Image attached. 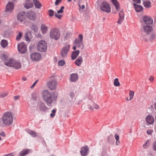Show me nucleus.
Masks as SVG:
<instances>
[{"label":"nucleus","instance_id":"nucleus-20","mask_svg":"<svg viewBox=\"0 0 156 156\" xmlns=\"http://www.w3.org/2000/svg\"><path fill=\"white\" fill-rule=\"evenodd\" d=\"M78 79V76L76 73H72L70 75V80L72 82L76 81Z\"/></svg>","mask_w":156,"mask_h":156},{"label":"nucleus","instance_id":"nucleus-35","mask_svg":"<svg viewBox=\"0 0 156 156\" xmlns=\"http://www.w3.org/2000/svg\"><path fill=\"white\" fill-rule=\"evenodd\" d=\"M72 34L71 33H68L64 35L65 39L66 40H68Z\"/></svg>","mask_w":156,"mask_h":156},{"label":"nucleus","instance_id":"nucleus-45","mask_svg":"<svg viewBox=\"0 0 156 156\" xmlns=\"http://www.w3.org/2000/svg\"><path fill=\"white\" fill-rule=\"evenodd\" d=\"M59 14H58L57 13H55V17L58 18L59 19H60L62 17V15H59Z\"/></svg>","mask_w":156,"mask_h":156},{"label":"nucleus","instance_id":"nucleus-42","mask_svg":"<svg viewBox=\"0 0 156 156\" xmlns=\"http://www.w3.org/2000/svg\"><path fill=\"white\" fill-rule=\"evenodd\" d=\"M54 13V12L53 10H51V9H50V10H49L48 15L50 17H52L53 16Z\"/></svg>","mask_w":156,"mask_h":156},{"label":"nucleus","instance_id":"nucleus-3","mask_svg":"<svg viewBox=\"0 0 156 156\" xmlns=\"http://www.w3.org/2000/svg\"><path fill=\"white\" fill-rule=\"evenodd\" d=\"M43 99L47 105H49L52 102V99L50 93L48 90H45L42 92Z\"/></svg>","mask_w":156,"mask_h":156},{"label":"nucleus","instance_id":"nucleus-7","mask_svg":"<svg viewBox=\"0 0 156 156\" xmlns=\"http://www.w3.org/2000/svg\"><path fill=\"white\" fill-rule=\"evenodd\" d=\"M70 45L68 44L62 48L61 51V55L62 57L64 58L66 57L69 51Z\"/></svg>","mask_w":156,"mask_h":156},{"label":"nucleus","instance_id":"nucleus-43","mask_svg":"<svg viewBox=\"0 0 156 156\" xmlns=\"http://www.w3.org/2000/svg\"><path fill=\"white\" fill-rule=\"evenodd\" d=\"M65 63V62L63 60L59 61L58 62V64L59 66H62Z\"/></svg>","mask_w":156,"mask_h":156},{"label":"nucleus","instance_id":"nucleus-56","mask_svg":"<svg viewBox=\"0 0 156 156\" xmlns=\"http://www.w3.org/2000/svg\"><path fill=\"white\" fill-rule=\"evenodd\" d=\"M134 2L138 3H139L140 2V0H133Z\"/></svg>","mask_w":156,"mask_h":156},{"label":"nucleus","instance_id":"nucleus-48","mask_svg":"<svg viewBox=\"0 0 156 156\" xmlns=\"http://www.w3.org/2000/svg\"><path fill=\"white\" fill-rule=\"evenodd\" d=\"M15 152H13L12 153H10L7 154H6L4 156H13L14 155Z\"/></svg>","mask_w":156,"mask_h":156},{"label":"nucleus","instance_id":"nucleus-62","mask_svg":"<svg viewBox=\"0 0 156 156\" xmlns=\"http://www.w3.org/2000/svg\"><path fill=\"white\" fill-rule=\"evenodd\" d=\"M154 108H155V110H156V102L154 104Z\"/></svg>","mask_w":156,"mask_h":156},{"label":"nucleus","instance_id":"nucleus-50","mask_svg":"<svg viewBox=\"0 0 156 156\" xmlns=\"http://www.w3.org/2000/svg\"><path fill=\"white\" fill-rule=\"evenodd\" d=\"M62 0H56L55 2V5H58L61 2Z\"/></svg>","mask_w":156,"mask_h":156},{"label":"nucleus","instance_id":"nucleus-61","mask_svg":"<svg viewBox=\"0 0 156 156\" xmlns=\"http://www.w3.org/2000/svg\"><path fill=\"white\" fill-rule=\"evenodd\" d=\"M76 46H74L73 48V49L74 50H76Z\"/></svg>","mask_w":156,"mask_h":156},{"label":"nucleus","instance_id":"nucleus-36","mask_svg":"<svg viewBox=\"0 0 156 156\" xmlns=\"http://www.w3.org/2000/svg\"><path fill=\"white\" fill-rule=\"evenodd\" d=\"M47 108L43 103H41L40 105V109L42 111H45L46 110Z\"/></svg>","mask_w":156,"mask_h":156},{"label":"nucleus","instance_id":"nucleus-51","mask_svg":"<svg viewBox=\"0 0 156 156\" xmlns=\"http://www.w3.org/2000/svg\"><path fill=\"white\" fill-rule=\"evenodd\" d=\"M69 96L71 98H73L74 97V94L73 92H70L69 94Z\"/></svg>","mask_w":156,"mask_h":156},{"label":"nucleus","instance_id":"nucleus-27","mask_svg":"<svg viewBox=\"0 0 156 156\" xmlns=\"http://www.w3.org/2000/svg\"><path fill=\"white\" fill-rule=\"evenodd\" d=\"M34 3L35 7L37 9H39L42 6L41 3L38 0H33Z\"/></svg>","mask_w":156,"mask_h":156},{"label":"nucleus","instance_id":"nucleus-52","mask_svg":"<svg viewBox=\"0 0 156 156\" xmlns=\"http://www.w3.org/2000/svg\"><path fill=\"white\" fill-rule=\"evenodd\" d=\"M37 82H38V80H36L34 82V83L31 86V88L32 89L34 87L35 85L37 84Z\"/></svg>","mask_w":156,"mask_h":156},{"label":"nucleus","instance_id":"nucleus-5","mask_svg":"<svg viewBox=\"0 0 156 156\" xmlns=\"http://www.w3.org/2000/svg\"><path fill=\"white\" fill-rule=\"evenodd\" d=\"M83 40V36L82 34H80L79 35V38L75 39L74 41V44H76V47L81 49H83L84 47Z\"/></svg>","mask_w":156,"mask_h":156},{"label":"nucleus","instance_id":"nucleus-49","mask_svg":"<svg viewBox=\"0 0 156 156\" xmlns=\"http://www.w3.org/2000/svg\"><path fill=\"white\" fill-rule=\"evenodd\" d=\"M153 149L154 150L156 151V141H154L153 144Z\"/></svg>","mask_w":156,"mask_h":156},{"label":"nucleus","instance_id":"nucleus-23","mask_svg":"<svg viewBox=\"0 0 156 156\" xmlns=\"http://www.w3.org/2000/svg\"><path fill=\"white\" fill-rule=\"evenodd\" d=\"M48 30V27L44 24H42L41 27V30L42 33L44 34L46 33Z\"/></svg>","mask_w":156,"mask_h":156},{"label":"nucleus","instance_id":"nucleus-1","mask_svg":"<svg viewBox=\"0 0 156 156\" xmlns=\"http://www.w3.org/2000/svg\"><path fill=\"white\" fill-rule=\"evenodd\" d=\"M49 37L55 40H58L60 37V33L59 30L57 28L51 29L49 32Z\"/></svg>","mask_w":156,"mask_h":156},{"label":"nucleus","instance_id":"nucleus-33","mask_svg":"<svg viewBox=\"0 0 156 156\" xmlns=\"http://www.w3.org/2000/svg\"><path fill=\"white\" fill-rule=\"evenodd\" d=\"M27 133L33 137H35L37 136L36 132L32 130H29L27 131Z\"/></svg>","mask_w":156,"mask_h":156},{"label":"nucleus","instance_id":"nucleus-22","mask_svg":"<svg viewBox=\"0 0 156 156\" xmlns=\"http://www.w3.org/2000/svg\"><path fill=\"white\" fill-rule=\"evenodd\" d=\"M83 62L82 57L81 56H79L76 60L75 64L78 66H80L82 64Z\"/></svg>","mask_w":156,"mask_h":156},{"label":"nucleus","instance_id":"nucleus-60","mask_svg":"<svg viewBox=\"0 0 156 156\" xmlns=\"http://www.w3.org/2000/svg\"><path fill=\"white\" fill-rule=\"evenodd\" d=\"M85 7V6L84 5H83L81 6V9H84Z\"/></svg>","mask_w":156,"mask_h":156},{"label":"nucleus","instance_id":"nucleus-57","mask_svg":"<svg viewBox=\"0 0 156 156\" xmlns=\"http://www.w3.org/2000/svg\"><path fill=\"white\" fill-rule=\"evenodd\" d=\"M147 146H149V144H148V141L145 144H144V145H143V147L145 148H146V146L147 145Z\"/></svg>","mask_w":156,"mask_h":156},{"label":"nucleus","instance_id":"nucleus-15","mask_svg":"<svg viewBox=\"0 0 156 156\" xmlns=\"http://www.w3.org/2000/svg\"><path fill=\"white\" fill-rule=\"evenodd\" d=\"M143 20L144 22L146 24H151L153 22V19L149 16H143Z\"/></svg>","mask_w":156,"mask_h":156},{"label":"nucleus","instance_id":"nucleus-26","mask_svg":"<svg viewBox=\"0 0 156 156\" xmlns=\"http://www.w3.org/2000/svg\"><path fill=\"white\" fill-rule=\"evenodd\" d=\"M124 14L122 11H121L119 13V19L118 21V23H121L124 19Z\"/></svg>","mask_w":156,"mask_h":156},{"label":"nucleus","instance_id":"nucleus-64","mask_svg":"<svg viewBox=\"0 0 156 156\" xmlns=\"http://www.w3.org/2000/svg\"><path fill=\"white\" fill-rule=\"evenodd\" d=\"M1 135L3 136H5V134L4 133H2V134H0Z\"/></svg>","mask_w":156,"mask_h":156},{"label":"nucleus","instance_id":"nucleus-14","mask_svg":"<svg viewBox=\"0 0 156 156\" xmlns=\"http://www.w3.org/2000/svg\"><path fill=\"white\" fill-rule=\"evenodd\" d=\"M41 58V55L38 53H33L30 55L31 59L34 61H38Z\"/></svg>","mask_w":156,"mask_h":156},{"label":"nucleus","instance_id":"nucleus-31","mask_svg":"<svg viewBox=\"0 0 156 156\" xmlns=\"http://www.w3.org/2000/svg\"><path fill=\"white\" fill-rule=\"evenodd\" d=\"M92 106L90 105L88 106V108L89 109H98L99 108V107L95 103H93V105H92Z\"/></svg>","mask_w":156,"mask_h":156},{"label":"nucleus","instance_id":"nucleus-6","mask_svg":"<svg viewBox=\"0 0 156 156\" xmlns=\"http://www.w3.org/2000/svg\"><path fill=\"white\" fill-rule=\"evenodd\" d=\"M57 85V80L55 79L50 80L47 82V86L51 90L55 89Z\"/></svg>","mask_w":156,"mask_h":156},{"label":"nucleus","instance_id":"nucleus-32","mask_svg":"<svg viewBox=\"0 0 156 156\" xmlns=\"http://www.w3.org/2000/svg\"><path fill=\"white\" fill-rule=\"evenodd\" d=\"M143 4L144 6L146 8H149L151 6V2L147 1H145L143 2Z\"/></svg>","mask_w":156,"mask_h":156},{"label":"nucleus","instance_id":"nucleus-19","mask_svg":"<svg viewBox=\"0 0 156 156\" xmlns=\"http://www.w3.org/2000/svg\"><path fill=\"white\" fill-rule=\"evenodd\" d=\"M12 67L16 69H20L22 67V65L20 61L15 59Z\"/></svg>","mask_w":156,"mask_h":156},{"label":"nucleus","instance_id":"nucleus-8","mask_svg":"<svg viewBox=\"0 0 156 156\" xmlns=\"http://www.w3.org/2000/svg\"><path fill=\"white\" fill-rule=\"evenodd\" d=\"M100 8L102 11L108 13H109L111 11V8L109 4L105 2L101 3Z\"/></svg>","mask_w":156,"mask_h":156},{"label":"nucleus","instance_id":"nucleus-21","mask_svg":"<svg viewBox=\"0 0 156 156\" xmlns=\"http://www.w3.org/2000/svg\"><path fill=\"white\" fill-rule=\"evenodd\" d=\"M146 121L149 124H152L154 122V119L151 115H149L146 118Z\"/></svg>","mask_w":156,"mask_h":156},{"label":"nucleus","instance_id":"nucleus-40","mask_svg":"<svg viewBox=\"0 0 156 156\" xmlns=\"http://www.w3.org/2000/svg\"><path fill=\"white\" fill-rule=\"evenodd\" d=\"M56 112V110L55 109H53L51 111V113L50 114V117L51 118H53L55 116V113Z\"/></svg>","mask_w":156,"mask_h":156},{"label":"nucleus","instance_id":"nucleus-47","mask_svg":"<svg viewBox=\"0 0 156 156\" xmlns=\"http://www.w3.org/2000/svg\"><path fill=\"white\" fill-rule=\"evenodd\" d=\"M31 28L34 31H35L36 30V28L34 24H32L31 26Z\"/></svg>","mask_w":156,"mask_h":156},{"label":"nucleus","instance_id":"nucleus-11","mask_svg":"<svg viewBox=\"0 0 156 156\" xmlns=\"http://www.w3.org/2000/svg\"><path fill=\"white\" fill-rule=\"evenodd\" d=\"M36 16V14L34 11L30 10L27 13V17L30 20H35Z\"/></svg>","mask_w":156,"mask_h":156},{"label":"nucleus","instance_id":"nucleus-25","mask_svg":"<svg viewBox=\"0 0 156 156\" xmlns=\"http://www.w3.org/2000/svg\"><path fill=\"white\" fill-rule=\"evenodd\" d=\"M80 53L79 50L73 51L71 55V59L72 60L75 59L78 55Z\"/></svg>","mask_w":156,"mask_h":156},{"label":"nucleus","instance_id":"nucleus-46","mask_svg":"<svg viewBox=\"0 0 156 156\" xmlns=\"http://www.w3.org/2000/svg\"><path fill=\"white\" fill-rule=\"evenodd\" d=\"M153 132V130L152 129H148L147 130V133L148 135H151Z\"/></svg>","mask_w":156,"mask_h":156},{"label":"nucleus","instance_id":"nucleus-28","mask_svg":"<svg viewBox=\"0 0 156 156\" xmlns=\"http://www.w3.org/2000/svg\"><path fill=\"white\" fill-rule=\"evenodd\" d=\"M133 5L136 11L137 12H139L141 11L143 9V8L142 6L138 5L135 3H134Z\"/></svg>","mask_w":156,"mask_h":156},{"label":"nucleus","instance_id":"nucleus-24","mask_svg":"<svg viewBox=\"0 0 156 156\" xmlns=\"http://www.w3.org/2000/svg\"><path fill=\"white\" fill-rule=\"evenodd\" d=\"M30 151V149H24L19 153V154L20 156H24L29 153Z\"/></svg>","mask_w":156,"mask_h":156},{"label":"nucleus","instance_id":"nucleus-18","mask_svg":"<svg viewBox=\"0 0 156 156\" xmlns=\"http://www.w3.org/2000/svg\"><path fill=\"white\" fill-rule=\"evenodd\" d=\"M89 150V148L87 146H85L81 148L80 151L81 155L84 156L87 155L88 153V151Z\"/></svg>","mask_w":156,"mask_h":156},{"label":"nucleus","instance_id":"nucleus-53","mask_svg":"<svg viewBox=\"0 0 156 156\" xmlns=\"http://www.w3.org/2000/svg\"><path fill=\"white\" fill-rule=\"evenodd\" d=\"M154 77L153 76H151L149 78V80L151 82H152L153 81Z\"/></svg>","mask_w":156,"mask_h":156},{"label":"nucleus","instance_id":"nucleus-37","mask_svg":"<svg viewBox=\"0 0 156 156\" xmlns=\"http://www.w3.org/2000/svg\"><path fill=\"white\" fill-rule=\"evenodd\" d=\"M114 84L115 86H120V84L119 81L118 79L117 78H116L115 79Z\"/></svg>","mask_w":156,"mask_h":156},{"label":"nucleus","instance_id":"nucleus-54","mask_svg":"<svg viewBox=\"0 0 156 156\" xmlns=\"http://www.w3.org/2000/svg\"><path fill=\"white\" fill-rule=\"evenodd\" d=\"M20 97L19 95L15 96L14 97V99L15 100H17L19 99L20 98Z\"/></svg>","mask_w":156,"mask_h":156},{"label":"nucleus","instance_id":"nucleus-16","mask_svg":"<svg viewBox=\"0 0 156 156\" xmlns=\"http://www.w3.org/2000/svg\"><path fill=\"white\" fill-rule=\"evenodd\" d=\"M143 28L144 31L147 34H150L153 30V28L151 26L144 25Z\"/></svg>","mask_w":156,"mask_h":156},{"label":"nucleus","instance_id":"nucleus-4","mask_svg":"<svg viewBox=\"0 0 156 156\" xmlns=\"http://www.w3.org/2000/svg\"><path fill=\"white\" fill-rule=\"evenodd\" d=\"M47 45L46 42L43 40L39 41L37 44V48L40 51L44 52L46 51Z\"/></svg>","mask_w":156,"mask_h":156},{"label":"nucleus","instance_id":"nucleus-44","mask_svg":"<svg viewBox=\"0 0 156 156\" xmlns=\"http://www.w3.org/2000/svg\"><path fill=\"white\" fill-rule=\"evenodd\" d=\"M113 138V136L112 134H110L108 137V142H111Z\"/></svg>","mask_w":156,"mask_h":156},{"label":"nucleus","instance_id":"nucleus-34","mask_svg":"<svg viewBox=\"0 0 156 156\" xmlns=\"http://www.w3.org/2000/svg\"><path fill=\"white\" fill-rule=\"evenodd\" d=\"M23 34V33L19 32L18 33V34L16 36V40L17 41H19L20 40L22 37Z\"/></svg>","mask_w":156,"mask_h":156},{"label":"nucleus","instance_id":"nucleus-39","mask_svg":"<svg viewBox=\"0 0 156 156\" xmlns=\"http://www.w3.org/2000/svg\"><path fill=\"white\" fill-rule=\"evenodd\" d=\"M30 33H27L25 34V37L26 41H29L30 40Z\"/></svg>","mask_w":156,"mask_h":156},{"label":"nucleus","instance_id":"nucleus-55","mask_svg":"<svg viewBox=\"0 0 156 156\" xmlns=\"http://www.w3.org/2000/svg\"><path fill=\"white\" fill-rule=\"evenodd\" d=\"M115 137L116 140H119V135L117 134H115Z\"/></svg>","mask_w":156,"mask_h":156},{"label":"nucleus","instance_id":"nucleus-9","mask_svg":"<svg viewBox=\"0 0 156 156\" xmlns=\"http://www.w3.org/2000/svg\"><path fill=\"white\" fill-rule=\"evenodd\" d=\"M26 13L25 12L22 11L18 13L17 16V20L20 22H22L26 18Z\"/></svg>","mask_w":156,"mask_h":156},{"label":"nucleus","instance_id":"nucleus-30","mask_svg":"<svg viewBox=\"0 0 156 156\" xmlns=\"http://www.w3.org/2000/svg\"><path fill=\"white\" fill-rule=\"evenodd\" d=\"M112 1L113 4L115 6L116 10L119 11L120 9L119 5V3L117 1V0H112Z\"/></svg>","mask_w":156,"mask_h":156},{"label":"nucleus","instance_id":"nucleus-17","mask_svg":"<svg viewBox=\"0 0 156 156\" xmlns=\"http://www.w3.org/2000/svg\"><path fill=\"white\" fill-rule=\"evenodd\" d=\"M25 0V2L23 4V5L25 8L29 9L32 8L33 6V4L30 0Z\"/></svg>","mask_w":156,"mask_h":156},{"label":"nucleus","instance_id":"nucleus-41","mask_svg":"<svg viewBox=\"0 0 156 156\" xmlns=\"http://www.w3.org/2000/svg\"><path fill=\"white\" fill-rule=\"evenodd\" d=\"M64 9V7L63 6H62L60 9L58 10L57 13L58 14L62 13L63 12V9Z\"/></svg>","mask_w":156,"mask_h":156},{"label":"nucleus","instance_id":"nucleus-58","mask_svg":"<svg viewBox=\"0 0 156 156\" xmlns=\"http://www.w3.org/2000/svg\"><path fill=\"white\" fill-rule=\"evenodd\" d=\"M7 94H5L1 95L0 97H4L6 96H7Z\"/></svg>","mask_w":156,"mask_h":156},{"label":"nucleus","instance_id":"nucleus-59","mask_svg":"<svg viewBox=\"0 0 156 156\" xmlns=\"http://www.w3.org/2000/svg\"><path fill=\"white\" fill-rule=\"evenodd\" d=\"M115 143L117 145H119V144H120V142L119 141V140H116Z\"/></svg>","mask_w":156,"mask_h":156},{"label":"nucleus","instance_id":"nucleus-10","mask_svg":"<svg viewBox=\"0 0 156 156\" xmlns=\"http://www.w3.org/2000/svg\"><path fill=\"white\" fill-rule=\"evenodd\" d=\"M18 49L19 51L22 54L25 53L27 51L26 46L23 43L18 44Z\"/></svg>","mask_w":156,"mask_h":156},{"label":"nucleus","instance_id":"nucleus-29","mask_svg":"<svg viewBox=\"0 0 156 156\" xmlns=\"http://www.w3.org/2000/svg\"><path fill=\"white\" fill-rule=\"evenodd\" d=\"M1 44L3 48H5L8 46V42L6 40H2L1 41Z\"/></svg>","mask_w":156,"mask_h":156},{"label":"nucleus","instance_id":"nucleus-13","mask_svg":"<svg viewBox=\"0 0 156 156\" xmlns=\"http://www.w3.org/2000/svg\"><path fill=\"white\" fill-rule=\"evenodd\" d=\"M14 3L11 2H9L7 4L5 9L6 12L11 13L14 9Z\"/></svg>","mask_w":156,"mask_h":156},{"label":"nucleus","instance_id":"nucleus-63","mask_svg":"<svg viewBox=\"0 0 156 156\" xmlns=\"http://www.w3.org/2000/svg\"><path fill=\"white\" fill-rule=\"evenodd\" d=\"M23 81H25L26 80V77H23Z\"/></svg>","mask_w":156,"mask_h":156},{"label":"nucleus","instance_id":"nucleus-38","mask_svg":"<svg viewBox=\"0 0 156 156\" xmlns=\"http://www.w3.org/2000/svg\"><path fill=\"white\" fill-rule=\"evenodd\" d=\"M134 96V92L132 90H130L129 92V100H131L133 98Z\"/></svg>","mask_w":156,"mask_h":156},{"label":"nucleus","instance_id":"nucleus-12","mask_svg":"<svg viewBox=\"0 0 156 156\" xmlns=\"http://www.w3.org/2000/svg\"><path fill=\"white\" fill-rule=\"evenodd\" d=\"M15 59L11 58H6L4 60L5 64L8 66L12 67L14 63Z\"/></svg>","mask_w":156,"mask_h":156},{"label":"nucleus","instance_id":"nucleus-2","mask_svg":"<svg viewBox=\"0 0 156 156\" xmlns=\"http://www.w3.org/2000/svg\"><path fill=\"white\" fill-rule=\"evenodd\" d=\"M13 121V117L11 112H7L4 114L2 118V122L4 124L7 125H11Z\"/></svg>","mask_w":156,"mask_h":156}]
</instances>
